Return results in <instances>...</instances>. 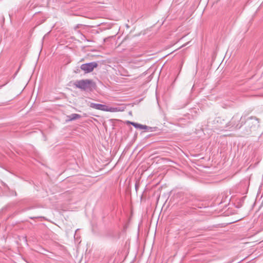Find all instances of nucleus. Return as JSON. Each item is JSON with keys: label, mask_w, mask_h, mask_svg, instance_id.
I'll return each mask as SVG.
<instances>
[{"label": "nucleus", "mask_w": 263, "mask_h": 263, "mask_svg": "<svg viewBox=\"0 0 263 263\" xmlns=\"http://www.w3.org/2000/svg\"><path fill=\"white\" fill-rule=\"evenodd\" d=\"M98 66V64L97 62H92L81 65L80 68L84 71L85 73H89L92 72Z\"/></svg>", "instance_id": "nucleus-4"}, {"label": "nucleus", "mask_w": 263, "mask_h": 263, "mask_svg": "<svg viewBox=\"0 0 263 263\" xmlns=\"http://www.w3.org/2000/svg\"><path fill=\"white\" fill-rule=\"evenodd\" d=\"M121 110L118 107H109L107 106V110L106 111L109 112H117Z\"/></svg>", "instance_id": "nucleus-7"}, {"label": "nucleus", "mask_w": 263, "mask_h": 263, "mask_svg": "<svg viewBox=\"0 0 263 263\" xmlns=\"http://www.w3.org/2000/svg\"><path fill=\"white\" fill-rule=\"evenodd\" d=\"M90 107L98 110L106 111L107 110V106L101 104H97L95 103H91Z\"/></svg>", "instance_id": "nucleus-5"}, {"label": "nucleus", "mask_w": 263, "mask_h": 263, "mask_svg": "<svg viewBox=\"0 0 263 263\" xmlns=\"http://www.w3.org/2000/svg\"><path fill=\"white\" fill-rule=\"evenodd\" d=\"M242 119V117L239 118L237 115L234 116L231 120L227 123L226 127L229 129L240 128L243 124L242 121L240 123Z\"/></svg>", "instance_id": "nucleus-1"}, {"label": "nucleus", "mask_w": 263, "mask_h": 263, "mask_svg": "<svg viewBox=\"0 0 263 263\" xmlns=\"http://www.w3.org/2000/svg\"><path fill=\"white\" fill-rule=\"evenodd\" d=\"M149 128V127H148L146 125H142V127H141V129H147Z\"/></svg>", "instance_id": "nucleus-9"}, {"label": "nucleus", "mask_w": 263, "mask_h": 263, "mask_svg": "<svg viewBox=\"0 0 263 263\" xmlns=\"http://www.w3.org/2000/svg\"><path fill=\"white\" fill-rule=\"evenodd\" d=\"M92 83L91 80L85 79L76 81L74 85L77 88L83 90H86L91 88Z\"/></svg>", "instance_id": "nucleus-2"}, {"label": "nucleus", "mask_w": 263, "mask_h": 263, "mask_svg": "<svg viewBox=\"0 0 263 263\" xmlns=\"http://www.w3.org/2000/svg\"><path fill=\"white\" fill-rule=\"evenodd\" d=\"M129 123L130 124H131L132 125H133L136 128L141 129V127H142V124H140L139 123L132 122H129Z\"/></svg>", "instance_id": "nucleus-8"}, {"label": "nucleus", "mask_w": 263, "mask_h": 263, "mask_svg": "<svg viewBox=\"0 0 263 263\" xmlns=\"http://www.w3.org/2000/svg\"><path fill=\"white\" fill-rule=\"evenodd\" d=\"M259 119L256 117H251L247 121L248 127L250 128V131L256 130L259 126Z\"/></svg>", "instance_id": "nucleus-3"}, {"label": "nucleus", "mask_w": 263, "mask_h": 263, "mask_svg": "<svg viewBox=\"0 0 263 263\" xmlns=\"http://www.w3.org/2000/svg\"><path fill=\"white\" fill-rule=\"evenodd\" d=\"M81 117V115L77 114H72L68 116L69 121L76 120L80 119Z\"/></svg>", "instance_id": "nucleus-6"}]
</instances>
